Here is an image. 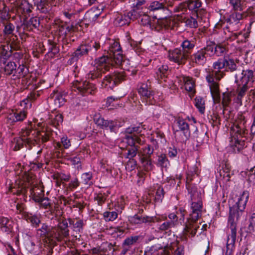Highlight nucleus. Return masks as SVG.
I'll return each instance as SVG.
<instances>
[{"instance_id": "1", "label": "nucleus", "mask_w": 255, "mask_h": 255, "mask_svg": "<svg viewBox=\"0 0 255 255\" xmlns=\"http://www.w3.org/2000/svg\"><path fill=\"white\" fill-rule=\"evenodd\" d=\"M106 73L99 67H93L86 75L88 80H76L71 83L72 91L83 96L93 95L97 92L96 83L100 84L102 88L113 90L126 79L127 75L124 71H115L102 78Z\"/></svg>"}, {"instance_id": "2", "label": "nucleus", "mask_w": 255, "mask_h": 255, "mask_svg": "<svg viewBox=\"0 0 255 255\" xmlns=\"http://www.w3.org/2000/svg\"><path fill=\"white\" fill-rule=\"evenodd\" d=\"M213 69L206 76V80L214 100H220L219 81L226 75V72H234L238 68L235 60L229 56L220 58L213 63Z\"/></svg>"}, {"instance_id": "3", "label": "nucleus", "mask_w": 255, "mask_h": 255, "mask_svg": "<svg viewBox=\"0 0 255 255\" xmlns=\"http://www.w3.org/2000/svg\"><path fill=\"white\" fill-rule=\"evenodd\" d=\"M255 15V7H249L246 12L237 11H231L226 13L221 17L220 20L215 26V28L219 29L226 25L223 28V32L226 35L225 39L233 41L239 39V37L242 35L241 32H235L239 29L241 23L240 21L247 16Z\"/></svg>"}, {"instance_id": "4", "label": "nucleus", "mask_w": 255, "mask_h": 255, "mask_svg": "<svg viewBox=\"0 0 255 255\" xmlns=\"http://www.w3.org/2000/svg\"><path fill=\"white\" fill-rule=\"evenodd\" d=\"M248 199L249 194L243 192L236 204L230 207L228 226L230 229L231 233L228 236L225 255H231L235 249L237 237V222L245 209Z\"/></svg>"}, {"instance_id": "5", "label": "nucleus", "mask_w": 255, "mask_h": 255, "mask_svg": "<svg viewBox=\"0 0 255 255\" xmlns=\"http://www.w3.org/2000/svg\"><path fill=\"white\" fill-rule=\"evenodd\" d=\"M102 48L100 39L82 42L74 49L67 62V64L69 65L76 64L79 60L83 59L89 53L97 56L101 54V50Z\"/></svg>"}, {"instance_id": "6", "label": "nucleus", "mask_w": 255, "mask_h": 255, "mask_svg": "<svg viewBox=\"0 0 255 255\" xmlns=\"http://www.w3.org/2000/svg\"><path fill=\"white\" fill-rule=\"evenodd\" d=\"M248 130L244 126V122L237 121L234 123L230 129V147L233 152H240L246 145V140L247 139Z\"/></svg>"}, {"instance_id": "7", "label": "nucleus", "mask_w": 255, "mask_h": 255, "mask_svg": "<svg viewBox=\"0 0 255 255\" xmlns=\"http://www.w3.org/2000/svg\"><path fill=\"white\" fill-rule=\"evenodd\" d=\"M101 41V53L103 51L110 55L114 61L115 64L118 67H123L125 63H128V60L126 59L125 56L123 54L122 48L121 46L119 39H108L104 43Z\"/></svg>"}, {"instance_id": "8", "label": "nucleus", "mask_w": 255, "mask_h": 255, "mask_svg": "<svg viewBox=\"0 0 255 255\" xmlns=\"http://www.w3.org/2000/svg\"><path fill=\"white\" fill-rule=\"evenodd\" d=\"M137 91L142 102L146 105H155L163 99L162 93L155 91L149 80L139 83Z\"/></svg>"}, {"instance_id": "9", "label": "nucleus", "mask_w": 255, "mask_h": 255, "mask_svg": "<svg viewBox=\"0 0 255 255\" xmlns=\"http://www.w3.org/2000/svg\"><path fill=\"white\" fill-rule=\"evenodd\" d=\"M203 203L201 201L192 202L190 206V213L187 217V223L184 227V231L189 233L192 237H194L199 228L197 221L202 216Z\"/></svg>"}, {"instance_id": "10", "label": "nucleus", "mask_w": 255, "mask_h": 255, "mask_svg": "<svg viewBox=\"0 0 255 255\" xmlns=\"http://www.w3.org/2000/svg\"><path fill=\"white\" fill-rule=\"evenodd\" d=\"M203 3L201 0H185L173 7L174 12L199 17V12L201 9Z\"/></svg>"}, {"instance_id": "11", "label": "nucleus", "mask_w": 255, "mask_h": 255, "mask_svg": "<svg viewBox=\"0 0 255 255\" xmlns=\"http://www.w3.org/2000/svg\"><path fill=\"white\" fill-rule=\"evenodd\" d=\"M10 53L5 50V46L0 47V72L6 76H14L17 65L15 62L9 60Z\"/></svg>"}, {"instance_id": "12", "label": "nucleus", "mask_w": 255, "mask_h": 255, "mask_svg": "<svg viewBox=\"0 0 255 255\" xmlns=\"http://www.w3.org/2000/svg\"><path fill=\"white\" fill-rule=\"evenodd\" d=\"M56 232V227L42 223L36 230V236L42 240L44 243H56L57 242Z\"/></svg>"}, {"instance_id": "13", "label": "nucleus", "mask_w": 255, "mask_h": 255, "mask_svg": "<svg viewBox=\"0 0 255 255\" xmlns=\"http://www.w3.org/2000/svg\"><path fill=\"white\" fill-rule=\"evenodd\" d=\"M145 22L144 24H149L152 30L159 32H163L165 30L170 28L171 26V19L167 18L166 16H158L153 15V18L157 19L155 22H151L149 16L144 15Z\"/></svg>"}, {"instance_id": "14", "label": "nucleus", "mask_w": 255, "mask_h": 255, "mask_svg": "<svg viewBox=\"0 0 255 255\" xmlns=\"http://www.w3.org/2000/svg\"><path fill=\"white\" fill-rule=\"evenodd\" d=\"M94 122L98 126L104 130H109L111 132L117 133L119 129L124 126L125 121L122 119L114 120H105L103 118L95 117Z\"/></svg>"}, {"instance_id": "15", "label": "nucleus", "mask_w": 255, "mask_h": 255, "mask_svg": "<svg viewBox=\"0 0 255 255\" xmlns=\"http://www.w3.org/2000/svg\"><path fill=\"white\" fill-rule=\"evenodd\" d=\"M12 13L19 17L27 18L32 12L33 6L26 0H15L11 2Z\"/></svg>"}, {"instance_id": "16", "label": "nucleus", "mask_w": 255, "mask_h": 255, "mask_svg": "<svg viewBox=\"0 0 255 255\" xmlns=\"http://www.w3.org/2000/svg\"><path fill=\"white\" fill-rule=\"evenodd\" d=\"M207 43L205 46L197 49L189 56L190 62L197 66H204L211 57Z\"/></svg>"}, {"instance_id": "17", "label": "nucleus", "mask_w": 255, "mask_h": 255, "mask_svg": "<svg viewBox=\"0 0 255 255\" xmlns=\"http://www.w3.org/2000/svg\"><path fill=\"white\" fill-rule=\"evenodd\" d=\"M69 225L68 218L64 217L58 219V224L56 227L57 242H61L69 237Z\"/></svg>"}, {"instance_id": "18", "label": "nucleus", "mask_w": 255, "mask_h": 255, "mask_svg": "<svg viewBox=\"0 0 255 255\" xmlns=\"http://www.w3.org/2000/svg\"><path fill=\"white\" fill-rule=\"evenodd\" d=\"M36 10L39 13L47 14L49 18L54 16L56 6H52V0H33Z\"/></svg>"}, {"instance_id": "19", "label": "nucleus", "mask_w": 255, "mask_h": 255, "mask_svg": "<svg viewBox=\"0 0 255 255\" xmlns=\"http://www.w3.org/2000/svg\"><path fill=\"white\" fill-rule=\"evenodd\" d=\"M128 220L132 225H137L144 223L149 226H152L153 223L161 221L160 219L155 216H148L140 215L139 214H135L133 216H128Z\"/></svg>"}, {"instance_id": "20", "label": "nucleus", "mask_w": 255, "mask_h": 255, "mask_svg": "<svg viewBox=\"0 0 255 255\" xmlns=\"http://www.w3.org/2000/svg\"><path fill=\"white\" fill-rule=\"evenodd\" d=\"M173 129L175 134L181 132L183 134L185 140H188L191 136L189 125L186 120L182 117H178L175 118Z\"/></svg>"}, {"instance_id": "21", "label": "nucleus", "mask_w": 255, "mask_h": 255, "mask_svg": "<svg viewBox=\"0 0 255 255\" xmlns=\"http://www.w3.org/2000/svg\"><path fill=\"white\" fill-rule=\"evenodd\" d=\"M235 83H241L253 87L255 82V75L254 72L251 69H244L242 70L241 76L239 77L237 74L235 75Z\"/></svg>"}, {"instance_id": "22", "label": "nucleus", "mask_w": 255, "mask_h": 255, "mask_svg": "<svg viewBox=\"0 0 255 255\" xmlns=\"http://www.w3.org/2000/svg\"><path fill=\"white\" fill-rule=\"evenodd\" d=\"M154 67V77L159 81L166 79L169 74V67L167 65L164 64L159 60H154L153 62Z\"/></svg>"}, {"instance_id": "23", "label": "nucleus", "mask_w": 255, "mask_h": 255, "mask_svg": "<svg viewBox=\"0 0 255 255\" xmlns=\"http://www.w3.org/2000/svg\"><path fill=\"white\" fill-rule=\"evenodd\" d=\"M168 59L178 65H184L189 58L181 50V48H176L168 51Z\"/></svg>"}, {"instance_id": "24", "label": "nucleus", "mask_w": 255, "mask_h": 255, "mask_svg": "<svg viewBox=\"0 0 255 255\" xmlns=\"http://www.w3.org/2000/svg\"><path fill=\"white\" fill-rule=\"evenodd\" d=\"M193 128L194 131L191 133V135L193 140L197 142V146H200L208 141L209 136L207 129H205L203 127L197 128L194 126Z\"/></svg>"}, {"instance_id": "25", "label": "nucleus", "mask_w": 255, "mask_h": 255, "mask_svg": "<svg viewBox=\"0 0 255 255\" xmlns=\"http://www.w3.org/2000/svg\"><path fill=\"white\" fill-rule=\"evenodd\" d=\"M173 4L172 1H167L166 0H160L159 1L154 0L151 2L148 5V9L150 12L152 11H162L165 12L168 11V7L173 6Z\"/></svg>"}, {"instance_id": "26", "label": "nucleus", "mask_w": 255, "mask_h": 255, "mask_svg": "<svg viewBox=\"0 0 255 255\" xmlns=\"http://www.w3.org/2000/svg\"><path fill=\"white\" fill-rule=\"evenodd\" d=\"M138 18V14L135 9L131 10L127 13L119 15L116 18L115 24L119 26L128 25L131 20Z\"/></svg>"}, {"instance_id": "27", "label": "nucleus", "mask_w": 255, "mask_h": 255, "mask_svg": "<svg viewBox=\"0 0 255 255\" xmlns=\"http://www.w3.org/2000/svg\"><path fill=\"white\" fill-rule=\"evenodd\" d=\"M38 156H37L33 161L30 162L29 165V169H27L26 167H24L21 163H18L16 167L15 170H19L18 174H21V175H25L26 176V180H28V176L27 172L29 170H36L42 167L43 164L39 162L38 160Z\"/></svg>"}, {"instance_id": "28", "label": "nucleus", "mask_w": 255, "mask_h": 255, "mask_svg": "<svg viewBox=\"0 0 255 255\" xmlns=\"http://www.w3.org/2000/svg\"><path fill=\"white\" fill-rule=\"evenodd\" d=\"M95 62L96 65V67L101 68L106 72L110 70L111 63H114L113 58L106 52H104L102 56L96 58Z\"/></svg>"}, {"instance_id": "29", "label": "nucleus", "mask_w": 255, "mask_h": 255, "mask_svg": "<svg viewBox=\"0 0 255 255\" xmlns=\"http://www.w3.org/2000/svg\"><path fill=\"white\" fill-rule=\"evenodd\" d=\"M36 143L35 139L32 138H16L14 139V146L13 150L14 151H18L22 148L24 145L28 149H31L33 146Z\"/></svg>"}, {"instance_id": "30", "label": "nucleus", "mask_w": 255, "mask_h": 255, "mask_svg": "<svg viewBox=\"0 0 255 255\" xmlns=\"http://www.w3.org/2000/svg\"><path fill=\"white\" fill-rule=\"evenodd\" d=\"M29 183L28 182H24L20 180L15 182L14 186H10L9 188V191L14 195L18 196L25 195L27 191Z\"/></svg>"}, {"instance_id": "31", "label": "nucleus", "mask_w": 255, "mask_h": 255, "mask_svg": "<svg viewBox=\"0 0 255 255\" xmlns=\"http://www.w3.org/2000/svg\"><path fill=\"white\" fill-rule=\"evenodd\" d=\"M23 23L21 25L24 32L34 31L35 29L38 30L40 26V19L37 16H33L29 19L23 17Z\"/></svg>"}, {"instance_id": "32", "label": "nucleus", "mask_w": 255, "mask_h": 255, "mask_svg": "<svg viewBox=\"0 0 255 255\" xmlns=\"http://www.w3.org/2000/svg\"><path fill=\"white\" fill-rule=\"evenodd\" d=\"M23 218L28 223H29L32 228L38 229L41 225V216L37 214L32 213L29 212H23L22 213Z\"/></svg>"}, {"instance_id": "33", "label": "nucleus", "mask_w": 255, "mask_h": 255, "mask_svg": "<svg viewBox=\"0 0 255 255\" xmlns=\"http://www.w3.org/2000/svg\"><path fill=\"white\" fill-rule=\"evenodd\" d=\"M87 150H80L75 154L71 155L69 158L68 160L71 163V164L75 166V167L79 171L82 168V160L85 158V154H88Z\"/></svg>"}, {"instance_id": "34", "label": "nucleus", "mask_w": 255, "mask_h": 255, "mask_svg": "<svg viewBox=\"0 0 255 255\" xmlns=\"http://www.w3.org/2000/svg\"><path fill=\"white\" fill-rule=\"evenodd\" d=\"M91 14H94V12L92 10L87 11L85 14L83 19L79 20V21L75 24L74 22H72L71 24L74 26L73 31H83L84 29L87 28L89 25L88 23L89 21L88 20V17Z\"/></svg>"}, {"instance_id": "35", "label": "nucleus", "mask_w": 255, "mask_h": 255, "mask_svg": "<svg viewBox=\"0 0 255 255\" xmlns=\"http://www.w3.org/2000/svg\"><path fill=\"white\" fill-rule=\"evenodd\" d=\"M126 40L127 43L130 45L131 49L138 55H141L144 54V49L141 46V41H136L132 39L129 33H127L126 35Z\"/></svg>"}, {"instance_id": "36", "label": "nucleus", "mask_w": 255, "mask_h": 255, "mask_svg": "<svg viewBox=\"0 0 255 255\" xmlns=\"http://www.w3.org/2000/svg\"><path fill=\"white\" fill-rule=\"evenodd\" d=\"M196 44V40L195 38L191 39H186L184 40L180 45L181 50L189 58L191 53L192 52Z\"/></svg>"}, {"instance_id": "37", "label": "nucleus", "mask_w": 255, "mask_h": 255, "mask_svg": "<svg viewBox=\"0 0 255 255\" xmlns=\"http://www.w3.org/2000/svg\"><path fill=\"white\" fill-rule=\"evenodd\" d=\"M209 49L210 50V55L212 57L214 55L217 56H222L226 51V48L222 45L216 44L214 41L207 42Z\"/></svg>"}, {"instance_id": "38", "label": "nucleus", "mask_w": 255, "mask_h": 255, "mask_svg": "<svg viewBox=\"0 0 255 255\" xmlns=\"http://www.w3.org/2000/svg\"><path fill=\"white\" fill-rule=\"evenodd\" d=\"M47 44L48 51L45 54V57L48 58L53 59L59 53V47L57 42L51 39H48L47 40Z\"/></svg>"}, {"instance_id": "39", "label": "nucleus", "mask_w": 255, "mask_h": 255, "mask_svg": "<svg viewBox=\"0 0 255 255\" xmlns=\"http://www.w3.org/2000/svg\"><path fill=\"white\" fill-rule=\"evenodd\" d=\"M7 49L5 48V50L7 52L10 53V56H12L13 60L15 61L14 62H16L17 64H22L23 62L29 61L28 56L24 54L21 50L12 52L8 51V46H7Z\"/></svg>"}, {"instance_id": "40", "label": "nucleus", "mask_w": 255, "mask_h": 255, "mask_svg": "<svg viewBox=\"0 0 255 255\" xmlns=\"http://www.w3.org/2000/svg\"><path fill=\"white\" fill-rule=\"evenodd\" d=\"M70 228L77 234H81L83 232L84 226V221L82 219H78L75 221V219L68 218Z\"/></svg>"}, {"instance_id": "41", "label": "nucleus", "mask_w": 255, "mask_h": 255, "mask_svg": "<svg viewBox=\"0 0 255 255\" xmlns=\"http://www.w3.org/2000/svg\"><path fill=\"white\" fill-rule=\"evenodd\" d=\"M12 6L11 2L9 6H6L5 4H3L2 8L0 9V18L1 19V22L9 20L10 18L14 19L15 15L11 16L12 11Z\"/></svg>"}, {"instance_id": "42", "label": "nucleus", "mask_w": 255, "mask_h": 255, "mask_svg": "<svg viewBox=\"0 0 255 255\" xmlns=\"http://www.w3.org/2000/svg\"><path fill=\"white\" fill-rule=\"evenodd\" d=\"M154 151V148L153 145L146 144L139 149L138 156L139 158H152L151 156Z\"/></svg>"}, {"instance_id": "43", "label": "nucleus", "mask_w": 255, "mask_h": 255, "mask_svg": "<svg viewBox=\"0 0 255 255\" xmlns=\"http://www.w3.org/2000/svg\"><path fill=\"white\" fill-rule=\"evenodd\" d=\"M61 15L65 19V23L67 24L71 22L72 23L76 17V10L72 7H65L61 12Z\"/></svg>"}, {"instance_id": "44", "label": "nucleus", "mask_w": 255, "mask_h": 255, "mask_svg": "<svg viewBox=\"0 0 255 255\" xmlns=\"http://www.w3.org/2000/svg\"><path fill=\"white\" fill-rule=\"evenodd\" d=\"M182 80L184 83L185 89L193 96L196 93L195 80L192 77L189 76H183Z\"/></svg>"}, {"instance_id": "45", "label": "nucleus", "mask_w": 255, "mask_h": 255, "mask_svg": "<svg viewBox=\"0 0 255 255\" xmlns=\"http://www.w3.org/2000/svg\"><path fill=\"white\" fill-rule=\"evenodd\" d=\"M73 25H67V23L61 22L57 25L56 31L60 37H66L68 32H73Z\"/></svg>"}, {"instance_id": "46", "label": "nucleus", "mask_w": 255, "mask_h": 255, "mask_svg": "<svg viewBox=\"0 0 255 255\" xmlns=\"http://www.w3.org/2000/svg\"><path fill=\"white\" fill-rule=\"evenodd\" d=\"M50 97L53 99L55 106L58 108L63 106L66 102L64 95L55 90L50 94Z\"/></svg>"}, {"instance_id": "47", "label": "nucleus", "mask_w": 255, "mask_h": 255, "mask_svg": "<svg viewBox=\"0 0 255 255\" xmlns=\"http://www.w3.org/2000/svg\"><path fill=\"white\" fill-rule=\"evenodd\" d=\"M174 210L177 215V218L178 223L184 226L186 225L187 223V219L185 221V216L187 214L186 210L181 206H174Z\"/></svg>"}, {"instance_id": "48", "label": "nucleus", "mask_w": 255, "mask_h": 255, "mask_svg": "<svg viewBox=\"0 0 255 255\" xmlns=\"http://www.w3.org/2000/svg\"><path fill=\"white\" fill-rule=\"evenodd\" d=\"M155 164L157 167L162 168H166L170 166V161L166 154L163 153H161L157 155Z\"/></svg>"}, {"instance_id": "49", "label": "nucleus", "mask_w": 255, "mask_h": 255, "mask_svg": "<svg viewBox=\"0 0 255 255\" xmlns=\"http://www.w3.org/2000/svg\"><path fill=\"white\" fill-rule=\"evenodd\" d=\"M28 63L29 61L23 62L22 64H17L18 66L17 68L16 67L14 76L18 78L25 77L29 73Z\"/></svg>"}, {"instance_id": "50", "label": "nucleus", "mask_w": 255, "mask_h": 255, "mask_svg": "<svg viewBox=\"0 0 255 255\" xmlns=\"http://www.w3.org/2000/svg\"><path fill=\"white\" fill-rule=\"evenodd\" d=\"M230 6L233 11L244 12L243 10L246 7L245 0H229Z\"/></svg>"}, {"instance_id": "51", "label": "nucleus", "mask_w": 255, "mask_h": 255, "mask_svg": "<svg viewBox=\"0 0 255 255\" xmlns=\"http://www.w3.org/2000/svg\"><path fill=\"white\" fill-rule=\"evenodd\" d=\"M35 124H33L32 122L28 121V125L24 129L22 128L21 129V136L23 137L22 138H32L31 137H29L32 131L34 133H32V135L35 134L37 131L35 130ZM33 139H34L33 138Z\"/></svg>"}, {"instance_id": "52", "label": "nucleus", "mask_w": 255, "mask_h": 255, "mask_svg": "<svg viewBox=\"0 0 255 255\" xmlns=\"http://www.w3.org/2000/svg\"><path fill=\"white\" fill-rule=\"evenodd\" d=\"M200 173V171L196 164L191 166L186 172V182H192L195 176H199Z\"/></svg>"}, {"instance_id": "53", "label": "nucleus", "mask_w": 255, "mask_h": 255, "mask_svg": "<svg viewBox=\"0 0 255 255\" xmlns=\"http://www.w3.org/2000/svg\"><path fill=\"white\" fill-rule=\"evenodd\" d=\"M139 146L127 147L125 151L123 152V157L126 159H134V157L138 153Z\"/></svg>"}, {"instance_id": "54", "label": "nucleus", "mask_w": 255, "mask_h": 255, "mask_svg": "<svg viewBox=\"0 0 255 255\" xmlns=\"http://www.w3.org/2000/svg\"><path fill=\"white\" fill-rule=\"evenodd\" d=\"M139 162L143 170L146 172H149L154 168V161L152 158H139Z\"/></svg>"}, {"instance_id": "55", "label": "nucleus", "mask_w": 255, "mask_h": 255, "mask_svg": "<svg viewBox=\"0 0 255 255\" xmlns=\"http://www.w3.org/2000/svg\"><path fill=\"white\" fill-rule=\"evenodd\" d=\"M165 191L163 188L161 186L157 185L155 187L154 201L155 204H160L164 198Z\"/></svg>"}, {"instance_id": "56", "label": "nucleus", "mask_w": 255, "mask_h": 255, "mask_svg": "<svg viewBox=\"0 0 255 255\" xmlns=\"http://www.w3.org/2000/svg\"><path fill=\"white\" fill-rule=\"evenodd\" d=\"M234 95V92L229 91L228 90L223 93L222 104L224 107V110H223V114H225V112L226 110V108L229 106L231 102V98Z\"/></svg>"}, {"instance_id": "57", "label": "nucleus", "mask_w": 255, "mask_h": 255, "mask_svg": "<svg viewBox=\"0 0 255 255\" xmlns=\"http://www.w3.org/2000/svg\"><path fill=\"white\" fill-rule=\"evenodd\" d=\"M125 139L127 144L129 146L128 147L138 146L135 145V143H137L141 144L142 142L141 138L138 135H132L131 134L125 135Z\"/></svg>"}, {"instance_id": "58", "label": "nucleus", "mask_w": 255, "mask_h": 255, "mask_svg": "<svg viewBox=\"0 0 255 255\" xmlns=\"http://www.w3.org/2000/svg\"><path fill=\"white\" fill-rule=\"evenodd\" d=\"M100 255H113L116 249L112 243H106L101 247Z\"/></svg>"}, {"instance_id": "59", "label": "nucleus", "mask_w": 255, "mask_h": 255, "mask_svg": "<svg viewBox=\"0 0 255 255\" xmlns=\"http://www.w3.org/2000/svg\"><path fill=\"white\" fill-rule=\"evenodd\" d=\"M71 146V142L67 136H63L61 138V141L55 143V148L62 150L63 148L68 149Z\"/></svg>"}, {"instance_id": "60", "label": "nucleus", "mask_w": 255, "mask_h": 255, "mask_svg": "<svg viewBox=\"0 0 255 255\" xmlns=\"http://www.w3.org/2000/svg\"><path fill=\"white\" fill-rule=\"evenodd\" d=\"M40 208H43L45 209H49L52 216H53L54 210L52 207V204L50 203L49 199L48 197H43L39 202H38Z\"/></svg>"}, {"instance_id": "61", "label": "nucleus", "mask_w": 255, "mask_h": 255, "mask_svg": "<svg viewBox=\"0 0 255 255\" xmlns=\"http://www.w3.org/2000/svg\"><path fill=\"white\" fill-rule=\"evenodd\" d=\"M9 45L10 50L8 51L14 52L21 50L20 41L18 40L16 35L10 39Z\"/></svg>"}, {"instance_id": "62", "label": "nucleus", "mask_w": 255, "mask_h": 255, "mask_svg": "<svg viewBox=\"0 0 255 255\" xmlns=\"http://www.w3.org/2000/svg\"><path fill=\"white\" fill-rule=\"evenodd\" d=\"M4 26L3 33L5 35H13L15 30V26L9 20L1 22Z\"/></svg>"}, {"instance_id": "63", "label": "nucleus", "mask_w": 255, "mask_h": 255, "mask_svg": "<svg viewBox=\"0 0 255 255\" xmlns=\"http://www.w3.org/2000/svg\"><path fill=\"white\" fill-rule=\"evenodd\" d=\"M194 106L201 114H204L205 111V100L201 96H197L194 99Z\"/></svg>"}, {"instance_id": "64", "label": "nucleus", "mask_w": 255, "mask_h": 255, "mask_svg": "<svg viewBox=\"0 0 255 255\" xmlns=\"http://www.w3.org/2000/svg\"><path fill=\"white\" fill-rule=\"evenodd\" d=\"M93 175L92 172H84L81 176V182L85 185L91 186L93 184Z\"/></svg>"}]
</instances>
